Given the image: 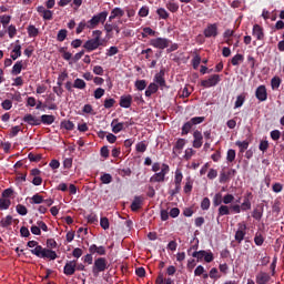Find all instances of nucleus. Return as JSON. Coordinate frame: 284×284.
Instances as JSON below:
<instances>
[{
    "mask_svg": "<svg viewBox=\"0 0 284 284\" xmlns=\"http://www.w3.org/2000/svg\"><path fill=\"white\" fill-rule=\"evenodd\" d=\"M203 121H205V118L204 116H195V118H192L190 120L191 122V125H200V123H203Z\"/></svg>",
    "mask_w": 284,
    "mask_h": 284,
    "instance_id": "obj_57",
    "label": "nucleus"
},
{
    "mask_svg": "<svg viewBox=\"0 0 284 284\" xmlns=\"http://www.w3.org/2000/svg\"><path fill=\"white\" fill-rule=\"evenodd\" d=\"M85 85L87 84L83 79L77 78L73 82V88H75L77 90H85Z\"/></svg>",
    "mask_w": 284,
    "mask_h": 284,
    "instance_id": "obj_36",
    "label": "nucleus"
},
{
    "mask_svg": "<svg viewBox=\"0 0 284 284\" xmlns=\"http://www.w3.org/2000/svg\"><path fill=\"white\" fill-rule=\"evenodd\" d=\"M130 125H134V122H119V119H114L111 122L112 133L119 134V132H123L125 128H130Z\"/></svg>",
    "mask_w": 284,
    "mask_h": 284,
    "instance_id": "obj_6",
    "label": "nucleus"
},
{
    "mask_svg": "<svg viewBox=\"0 0 284 284\" xmlns=\"http://www.w3.org/2000/svg\"><path fill=\"white\" fill-rule=\"evenodd\" d=\"M271 139L273 141H278V139H281V132L278 130L271 131Z\"/></svg>",
    "mask_w": 284,
    "mask_h": 284,
    "instance_id": "obj_64",
    "label": "nucleus"
},
{
    "mask_svg": "<svg viewBox=\"0 0 284 284\" xmlns=\"http://www.w3.org/2000/svg\"><path fill=\"white\" fill-rule=\"evenodd\" d=\"M31 203H33L34 205H41V203H43V196L37 193L31 197Z\"/></svg>",
    "mask_w": 284,
    "mask_h": 284,
    "instance_id": "obj_48",
    "label": "nucleus"
},
{
    "mask_svg": "<svg viewBox=\"0 0 284 284\" xmlns=\"http://www.w3.org/2000/svg\"><path fill=\"white\" fill-rule=\"evenodd\" d=\"M125 14V11L122 8L115 7L111 10L109 21H114V19H121Z\"/></svg>",
    "mask_w": 284,
    "mask_h": 284,
    "instance_id": "obj_21",
    "label": "nucleus"
},
{
    "mask_svg": "<svg viewBox=\"0 0 284 284\" xmlns=\"http://www.w3.org/2000/svg\"><path fill=\"white\" fill-rule=\"evenodd\" d=\"M252 216L253 219H255V221H261V219H263V210L261 209L253 210Z\"/></svg>",
    "mask_w": 284,
    "mask_h": 284,
    "instance_id": "obj_51",
    "label": "nucleus"
},
{
    "mask_svg": "<svg viewBox=\"0 0 284 284\" xmlns=\"http://www.w3.org/2000/svg\"><path fill=\"white\" fill-rule=\"evenodd\" d=\"M154 82L160 85V88H165V69H161L160 72L154 75Z\"/></svg>",
    "mask_w": 284,
    "mask_h": 284,
    "instance_id": "obj_19",
    "label": "nucleus"
},
{
    "mask_svg": "<svg viewBox=\"0 0 284 284\" xmlns=\"http://www.w3.org/2000/svg\"><path fill=\"white\" fill-rule=\"evenodd\" d=\"M100 181L104 184V185H110V183H112V175L109 173H104L103 175H101Z\"/></svg>",
    "mask_w": 284,
    "mask_h": 284,
    "instance_id": "obj_43",
    "label": "nucleus"
},
{
    "mask_svg": "<svg viewBox=\"0 0 284 284\" xmlns=\"http://www.w3.org/2000/svg\"><path fill=\"white\" fill-rule=\"evenodd\" d=\"M253 37L257 39V41H263L265 39V33L263 32V27L260 24H254L253 26V31H252Z\"/></svg>",
    "mask_w": 284,
    "mask_h": 284,
    "instance_id": "obj_20",
    "label": "nucleus"
},
{
    "mask_svg": "<svg viewBox=\"0 0 284 284\" xmlns=\"http://www.w3.org/2000/svg\"><path fill=\"white\" fill-rule=\"evenodd\" d=\"M21 70H23V61H17L14 65L12 67L11 74L13 77H17L18 74H21Z\"/></svg>",
    "mask_w": 284,
    "mask_h": 284,
    "instance_id": "obj_27",
    "label": "nucleus"
},
{
    "mask_svg": "<svg viewBox=\"0 0 284 284\" xmlns=\"http://www.w3.org/2000/svg\"><path fill=\"white\" fill-rule=\"evenodd\" d=\"M89 252L90 254H98L99 256H105L106 254L105 246H97V244H92L89 247Z\"/></svg>",
    "mask_w": 284,
    "mask_h": 284,
    "instance_id": "obj_22",
    "label": "nucleus"
},
{
    "mask_svg": "<svg viewBox=\"0 0 284 284\" xmlns=\"http://www.w3.org/2000/svg\"><path fill=\"white\" fill-rule=\"evenodd\" d=\"M53 92L54 94H57V97H62L63 88L61 85V82H57V87H53Z\"/></svg>",
    "mask_w": 284,
    "mask_h": 284,
    "instance_id": "obj_56",
    "label": "nucleus"
},
{
    "mask_svg": "<svg viewBox=\"0 0 284 284\" xmlns=\"http://www.w3.org/2000/svg\"><path fill=\"white\" fill-rule=\"evenodd\" d=\"M114 103H116V100L113 98H109L104 100V108L105 110H110V108H114Z\"/></svg>",
    "mask_w": 284,
    "mask_h": 284,
    "instance_id": "obj_55",
    "label": "nucleus"
},
{
    "mask_svg": "<svg viewBox=\"0 0 284 284\" xmlns=\"http://www.w3.org/2000/svg\"><path fill=\"white\" fill-rule=\"evenodd\" d=\"M166 8H168V10H170V12H179V3L174 2V1L168 2Z\"/></svg>",
    "mask_w": 284,
    "mask_h": 284,
    "instance_id": "obj_46",
    "label": "nucleus"
},
{
    "mask_svg": "<svg viewBox=\"0 0 284 284\" xmlns=\"http://www.w3.org/2000/svg\"><path fill=\"white\" fill-rule=\"evenodd\" d=\"M12 202L8 199H0V210H8Z\"/></svg>",
    "mask_w": 284,
    "mask_h": 284,
    "instance_id": "obj_47",
    "label": "nucleus"
},
{
    "mask_svg": "<svg viewBox=\"0 0 284 284\" xmlns=\"http://www.w3.org/2000/svg\"><path fill=\"white\" fill-rule=\"evenodd\" d=\"M254 243L255 245H257L258 247H261V245H263V243H265V237H263V234L260 232L255 233L254 236Z\"/></svg>",
    "mask_w": 284,
    "mask_h": 284,
    "instance_id": "obj_34",
    "label": "nucleus"
},
{
    "mask_svg": "<svg viewBox=\"0 0 284 284\" xmlns=\"http://www.w3.org/2000/svg\"><path fill=\"white\" fill-rule=\"evenodd\" d=\"M149 43L152 45V48H156L158 50H165L166 48H170L172 40L168 38H154L151 39Z\"/></svg>",
    "mask_w": 284,
    "mask_h": 284,
    "instance_id": "obj_4",
    "label": "nucleus"
},
{
    "mask_svg": "<svg viewBox=\"0 0 284 284\" xmlns=\"http://www.w3.org/2000/svg\"><path fill=\"white\" fill-rule=\"evenodd\" d=\"M22 121L24 123H28V125L37 126L41 125V119L28 113L22 118Z\"/></svg>",
    "mask_w": 284,
    "mask_h": 284,
    "instance_id": "obj_15",
    "label": "nucleus"
},
{
    "mask_svg": "<svg viewBox=\"0 0 284 284\" xmlns=\"http://www.w3.org/2000/svg\"><path fill=\"white\" fill-rule=\"evenodd\" d=\"M271 88H272V90H278V88H281V78H278V77L272 78Z\"/></svg>",
    "mask_w": 284,
    "mask_h": 284,
    "instance_id": "obj_42",
    "label": "nucleus"
},
{
    "mask_svg": "<svg viewBox=\"0 0 284 284\" xmlns=\"http://www.w3.org/2000/svg\"><path fill=\"white\" fill-rule=\"evenodd\" d=\"M170 173V165L162 164L161 172L155 173L150 178V183H163L165 181V175Z\"/></svg>",
    "mask_w": 284,
    "mask_h": 284,
    "instance_id": "obj_5",
    "label": "nucleus"
},
{
    "mask_svg": "<svg viewBox=\"0 0 284 284\" xmlns=\"http://www.w3.org/2000/svg\"><path fill=\"white\" fill-rule=\"evenodd\" d=\"M135 150L136 152H145L148 150V144H145V142H139L136 145H135Z\"/></svg>",
    "mask_w": 284,
    "mask_h": 284,
    "instance_id": "obj_59",
    "label": "nucleus"
},
{
    "mask_svg": "<svg viewBox=\"0 0 284 284\" xmlns=\"http://www.w3.org/2000/svg\"><path fill=\"white\" fill-rule=\"evenodd\" d=\"M21 57V44H16L13 50L11 51L12 61H17Z\"/></svg>",
    "mask_w": 284,
    "mask_h": 284,
    "instance_id": "obj_31",
    "label": "nucleus"
},
{
    "mask_svg": "<svg viewBox=\"0 0 284 284\" xmlns=\"http://www.w3.org/2000/svg\"><path fill=\"white\" fill-rule=\"evenodd\" d=\"M271 280V276L268 273L261 271L255 276V283L256 284H268Z\"/></svg>",
    "mask_w": 284,
    "mask_h": 284,
    "instance_id": "obj_16",
    "label": "nucleus"
},
{
    "mask_svg": "<svg viewBox=\"0 0 284 284\" xmlns=\"http://www.w3.org/2000/svg\"><path fill=\"white\" fill-rule=\"evenodd\" d=\"M244 103H245V95L244 94L237 95L235 101V108H243Z\"/></svg>",
    "mask_w": 284,
    "mask_h": 284,
    "instance_id": "obj_54",
    "label": "nucleus"
},
{
    "mask_svg": "<svg viewBox=\"0 0 284 284\" xmlns=\"http://www.w3.org/2000/svg\"><path fill=\"white\" fill-rule=\"evenodd\" d=\"M28 159L31 161V163H39V161H41V155L29 153Z\"/></svg>",
    "mask_w": 284,
    "mask_h": 284,
    "instance_id": "obj_60",
    "label": "nucleus"
},
{
    "mask_svg": "<svg viewBox=\"0 0 284 284\" xmlns=\"http://www.w3.org/2000/svg\"><path fill=\"white\" fill-rule=\"evenodd\" d=\"M210 197H204L201 202V209L202 210H210Z\"/></svg>",
    "mask_w": 284,
    "mask_h": 284,
    "instance_id": "obj_62",
    "label": "nucleus"
},
{
    "mask_svg": "<svg viewBox=\"0 0 284 284\" xmlns=\"http://www.w3.org/2000/svg\"><path fill=\"white\" fill-rule=\"evenodd\" d=\"M30 252L31 254H33V256H37L38 258H49V261H55L58 256L55 251L45 248L43 246H37L30 250Z\"/></svg>",
    "mask_w": 284,
    "mask_h": 284,
    "instance_id": "obj_1",
    "label": "nucleus"
},
{
    "mask_svg": "<svg viewBox=\"0 0 284 284\" xmlns=\"http://www.w3.org/2000/svg\"><path fill=\"white\" fill-rule=\"evenodd\" d=\"M77 272V260L68 261L63 267L65 276H72Z\"/></svg>",
    "mask_w": 284,
    "mask_h": 284,
    "instance_id": "obj_11",
    "label": "nucleus"
},
{
    "mask_svg": "<svg viewBox=\"0 0 284 284\" xmlns=\"http://www.w3.org/2000/svg\"><path fill=\"white\" fill-rule=\"evenodd\" d=\"M159 92V85L156 83H150L148 89L145 90V97L150 98L152 94H156Z\"/></svg>",
    "mask_w": 284,
    "mask_h": 284,
    "instance_id": "obj_28",
    "label": "nucleus"
},
{
    "mask_svg": "<svg viewBox=\"0 0 284 284\" xmlns=\"http://www.w3.org/2000/svg\"><path fill=\"white\" fill-rule=\"evenodd\" d=\"M120 108H132V97L130 94L120 97Z\"/></svg>",
    "mask_w": 284,
    "mask_h": 284,
    "instance_id": "obj_24",
    "label": "nucleus"
},
{
    "mask_svg": "<svg viewBox=\"0 0 284 284\" xmlns=\"http://www.w3.org/2000/svg\"><path fill=\"white\" fill-rule=\"evenodd\" d=\"M236 159V151L234 149H230L226 153V161L229 163H234Z\"/></svg>",
    "mask_w": 284,
    "mask_h": 284,
    "instance_id": "obj_39",
    "label": "nucleus"
},
{
    "mask_svg": "<svg viewBox=\"0 0 284 284\" xmlns=\"http://www.w3.org/2000/svg\"><path fill=\"white\" fill-rule=\"evenodd\" d=\"M1 227H10L12 225V215H7L0 221Z\"/></svg>",
    "mask_w": 284,
    "mask_h": 284,
    "instance_id": "obj_40",
    "label": "nucleus"
},
{
    "mask_svg": "<svg viewBox=\"0 0 284 284\" xmlns=\"http://www.w3.org/2000/svg\"><path fill=\"white\" fill-rule=\"evenodd\" d=\"M192 128H194V126L192 125V123L190 121L185 122L182 126L181 135L185 136V135L190 134V131L192 130Z\"/></svg>",
    "mask_w": 284,
    "mask_h": 284,
    "instance_id": "obj_35",
    "label": "nucleus"
},
{
    "mask_svg": "<svg viewBox=\"0 0 284 284\" xmlns=\"http://www.w3.org/2000/svg\"><path fill=\"white\" fill-rule=\"evenodd\" d=\"M101 47V41H99V38H93L88 40L84 44L83 48L88 52H92Z\"/></svg>",
    "mask_w": 284,
    "mask_h": 284,
    "instance_id": "obj_9",
    "label": "nucleus"
},
{
    "mask_svg": "<svg viewBox=\"0 0 284 284\" xmlns=\"http://www.w3.org/2000/svg\"><path fill=\"white\" fill-rule=\"evenodd\" d=\"M40 121H41V123H43V125H52V123H54V121H57V118L54 115H50V114H42L40 116Z\"/></svg>",
    "mask_w": 284,
    "mask_h": 284,
    "instance_id": "obj_26",
    "label": "nucleus"
},
{
    "mask_svg": "<svg viewBox=\"0 0 284 284\" xmlns=\"http://www.w3.org/2000/svg\"><path fill=\"white\" fill-rule=\"evenodd\" d=\"M156 13L159 14L160 19H168L170 17V13H168L164 8L158 9Z\"/></svg>",
    "mask_w": 284,
    "mask_h": 284,
    "instance_id": "obj_58",
    "label": "nucleus"
},
{
    "mask_svg": "<svg viewBox=\"0 0 284 284\" xmlns=\"http://www.w3.org/2000/svg\"><path fill=\"white\" fill-rule=\"evenodd\" d=\"M221 83V75L212 74L206 80L201 81L202 88H214Z\"/></svg>",
    "mask_w": 284,
    "mask_h": 284,
    "instance_id": "obj_8",
    "label": "nucleus"
},
{
    "mask_svg": "<svg viewBox=\"0 0 284 284\" xmlns=\"http://www.w3.org/2000/svg\"><path fill=\"white\" fill-rule=\"evenodd\" d=\"M106 19H108V11H102L93 16L92 19L87 21L89 23L88 30H94V28H97V26H99L100 23H105Z\"/></svg>",
    "mask_w": 284,
    "mask_h": 284,
    "instance_id": "obj_3",
    "label": "nucleus"
},
{
    "mask_svg": "<svg viewBox=\"0 0 284 284\" xmlns=\"http://www.w3.org/2000/svg\"><path fill=\"white\" fill-rule=\"evenodd\" d=\"M134 85H135L136 90H139L140 92H143V90H145V88H148V81L136 80Z\"/></svg>",
    "mask_w": 284,
    "mask_h": 284,
    "instance_id": "obj_38",
    "label": "nucleus"
},
{
    "mask_svg": "<svg viewBox=\"0 0 284 284\" xmlns=\"http://www.w3.org/2000/svg\"><path fill=\"white\" fill-rule=\"evenodd\" d=\"M204 37L206 39H210L212 37L216 38L219 37V26L216 23L213 24H209L205 29H204Z\"/></svg>",
    "mask_w": 284,
    "mask_h": 284,
    "instance_id": "obj_10",
    "label": "nucleus"
},
{
    "mask_svg": "<svg viewBox=\"0 0 284 284\" xmlns=\"http://www.w3.org/2000/svg\"><path fill=\"white\" fill-rule=\"evenodd\" d=\"M108 267V260L105 257H97L92 266L93 276H99V274L105 272Z\"/></svg>",
    "mask_w": 284,
    "mask_h": 284,
    "instance_id": "obj_2",
    "label": "nucleus"
},
{
    "mask_svg": "<svg viewBox=\"0 0 284 284\" xmlns=\"http://www.w3.org/2000/svg\"><path fill=\"white\" fill-rule=\"evenodd\" d=\"M61 128H64V130H69V131H72L74 130V122L68 120V121H63L61 123Z\"/></svg>",
    "mask_w": 284,
    "mask_h": 284,
    "instance_id": "obj_50",
    "label": "nucleus"
},
{
    "mask_svg": "<svg viewBox=\"0 0 284 284\" xmlns=\"http://www.w3.org/2000/svg\"><path fill=\"white\" fill-rule=\"evenodd\" d=\"M235 145L237 148H240V152H241V154H243V152H245V150H247V148H250V142L247 140L236 141Z\"/></svg>",
    "mask_w": 284,
    "mask_h": 284,
    "instance_id": "obj_33",
    "label": "nucleus"
},
{
    "mask_svg": "<svg viewBox=\"0 0 284 284\" xmlns=\"http://www.w3.org/2000/svg\"><path fill=\"white\" fill-rule=\"evenodd\" d=\"M231 210L234 214H241V212H247V210H252V202H250L248 197H244V201L241 205L234 204L231 205Z\"/></svg>",
    "mask_w": 284,
    "mask_h": 284,
    "instance_id": "obj_7",
    "label": "nucleus"
},
{
    "mask_svg": "<svg viewBox=\"0 0 284 284\" xmlns=\"http://www.w3.org/2000/svg\"><path fill=\"white\" fill-rule=\"evenodd\" d=\"M192 65L193 70H199V65H201V55L195 54L194 58L192 59Z\"/></svg>",
    "mask_w": 284,
    "mask_h": 284,
    "instance_id": "obj_49",
    "label": "nucleus"
},
{
    "mask_svg": "<svg viewBox=\"0 0 284 284\" xmlns=\"http://www.w3.org/2000/svg\"><path fill=\"white\" fill-rule=\"evenodd\" d=\"M88 26H89V23H88V21H85V20H82L79 24H78V27H77V29H75V34H81V32H83V30H88Z\"/></svg>",
    "mask_w": 284,
    "mask_h": 284,
    "instance_id": "obj_37",
    "label": "nucleus"
},
{
    "mask_svg": "<svg viewBox=\"0 0 284 284\" xmlns=\"http://www.w3.org/2000/svg\"><path fill=\"white\" fill-rule=\"evenodd\" d=\"M27 32L30 39H36V37H39V30L33 24L28 26Z\"/></svg>",
    "mask_w": 284,
    "mask_h": 284,
    "instance_id": "obj_30",
    "label": "nucleus"
},
{
    "mask_svg": "<svg viewBox=\"0 0 284 284\" xmlns=\"http://www.w3.org/2000/svg\"><path fill=\"white\" fill-rule=\"evenodd\" d=\"M245 230H247V225L243 224L240 225V229L235 233V241L237 243H243V240L245 239Z\"/></svg>",
    "mask_w": 284,
    "mask_h": 284,
    "instance_id": "obj_23",
    "label": "nucleus"
},
{
    "mask_svg": "<svg viewBox=\"0 0 284 284\" xmlns=\"http://www.w3.org/2000/svg\"><path fill=\"white\" fill-rule=\"evenodd\" d=\"M142 30H143V32H142V38L143 39H148L149 37H156V31H154L150 27H145Z\"/></svg>",
    "mask_w": 284,
    "mask_h": 284,
    "instance_id": "obj_32",
    "label": "nucleus"
},
{
    "mask_svg": "<svg viewBox=\"0 0 284 284\" xmlns=\"http://www.w3.org/2000/svg\"><path fill=\"white\" fill-rule=\"evenodd\" d=\"M245 61V57L241 53L235 54L232 59H231V63L232 65H241V63H243Z\"/></svg>",
    "mask_w": 284,
    "mask_h": 284,
    "instance_id": "obj_29",
    "label": "nucleus"
},
{
    "mask_svg": "<svg viewBox=\"0 0 284 284\" xmlns=\"http://www.w3.org/2000/svg\"><path fill=\"white\" fill-rule=\"evenodd\" d=\"M143 207V196H134L131 203V212H139Z\"/></svg>",
    "mask_w": 284,
    "mask_h": 284,
    "instance_id": "obj_17",
    "label": "nucleus"
},
{
    "mask_svg": "<svg viewBox=\"0 0 284 284\" xmlns=\"http://www.w3.org/2000/svg\"><path fill=\"white\" fill-rule=\"evenodd\" d=\"M138 14L139 17H142V18L148 17V14H150V7L143 6L142 8H140Z\"/></svg>",
    "mask_w": 284,
    "mask_h": 284,
    "instance_id": "obj_52",
    "label": "nucleus"
},
{
    "mask_svg": "<svg viewBox=\"0 0 284 284\" xmlns=\"http://www.w3.org/2000/svg\"><path fill=\"white\" fill-rule=\"evenodd\" d=\"M1 106L3 110H12V101L11 100H4L1 103Z\"/></svg>",
    "mask_w": 284,
    "mask_h": 284,
    "instance_id": "obj_63",
    "label": "nucleus"
},
{
    "mask_svg": "<svg viewBox=\"0 0 284 284\" xmlns=\"http://www.w3.org/2000/svg\"><path fill=\"white\" fill-rule=\"evenodd\" d=\"M197 246H191L189 250H187V254L189 256H193V258H197V263H201V261H203L204 256H205V251H195L192 253V250H196ZM192 253V254H191Z\"/></svg>",
    "mask_w": 284,
    "mask_h": 284,
    "instance_id": "obj_18",
    "label": "nucleus"
},
{
    "mask_svg": "<svg viewBox=\"0 0 284 284\" xmlns=\"http://www.w3.org/2000/svg\"><path fill=\"white\" fill-rule=\"evenodd\" d=\"M222 203H223V194L216 193L213 197L214 207H219V205L221 206Z\"/></svg>",
    "mask_w": 284,
    "mask_h": 284,
    "instance_id": "obj_41",
    "label": "nucleus"
},
{
    "mask_svg": "<svg viewBox=\"0 0 284 284\" xmlns=\"http://www.w3.org/2000/svg\"><path fill=\"white\" fill-rule=\"evenodd\" d=\"M183 181V173L179 170L175 171V178H174V183L175 185H181Z\"/></svg>",
    "mask_w": 284,
    "mask_h": 284,
    "instance_id": "obj_53",
    "label": "nucleus"
},
{
    "mask_svg": "<svg viewBox=\"0 0 284 284\" xmlns=\"http://www.w3.org/2000/svg\"><path fill=\"white\" fill-rule=\"evenodd\" d=\"M193 139V148L196 150L201 149L203 146V133L199 130L194 131Z\"/></svg>",
    "mask_w": 284,
    "mask_h": 284,
    "instance_id": "obj_14",
    "label": "nucleus"
},
{
    "mask_svg": "<svg viewBox=\"0 0 284 284\" xmlns=\"http://www.w3.org/2000/svg\"><path fill=\"white\" fill-rule=\"evenodd\" d=\"M64 39H68V30L67 29H61L58 32L57 41L63 42Z\"/></svg>",
    "mask_w": 284,
    "mask_h": 284,
    "instance_id": "obj_45",
    "label": "nucleus"
},
{
    "mask_svg": "<svg viewBox=\"0 0 284 284\" xmlns=\"http://www.w3.org/2000/svg\"><path fill=\"white\" fill-rule=\"evenodd\" d=\"M255 97L258 101H267V88L265 85H260L255 90Z\"/></svg>",
    "mask_w": 284,
    "mask_h": 284,
    "instance_id": "obj_13",
    "label": "nucleus"
},
{
    "mask_svg": "<svg viewBox=\"0 0 284 284\" xmlns=\"http://www.w3.org/2000/svg\"><path fill=\"white\" fill-rule=\"evenodd\" d=\"M185 148V139H178L175 145L173 146V154H181Z\"/></svg>",
    "mask_w": 284,
    "mask_h": 284,
    "instance_id": "obj_25",
    "label": "nucleus"
},
{
    "mask_svg": "<svg viewBox=\"0 0 284 284\" xmlns=\"http://www.w3.org/2000/svg\"><path fill=\"white\" fill-rule=\"evenodd\" d=\"M232 212H234L232 210V205L227 206V205H220L219 210H217V224L221 223V216H230V214H232Z\"/></svg>",
    "mask_w": 284,
    "mask_h": 284,
    "instance_id": "obj_12",
    "label": "nucleus"
},
{
    "mask_svg": "<svg viewBox=\"0 0 284 284\" xmlns=\"http://www.w3.org/2000/svg\"><path fill=\"white\" fill-rule=\"evenodd\" d=\"M16 212H18V214H20V216H26V214H28V207H26V205H23V204H18L16 206Z\"/></svg>",
    "mask_w": 284,
    "mask_h": 284,
    "instance_id": "obj_44",
    "label": "nucleus"
},
{
    "mask_svg": "<svg viewBox=\"0 0 284 284\" xmlns=\"http://www.w3.org/2000/svg\"><path fill=\"white\" fill-rule=\"evenodd\" d=\"M114 54H119V48L118 47H110L106 50V57H114Z\"/></svg>",
    "mask_w": 284,
    "mask_h": 284,
    "instance_id": "obj_61",
    "label": "nucleus"
}]
</instances>
